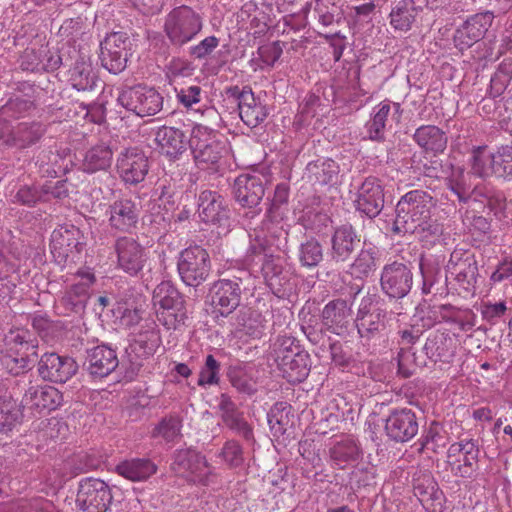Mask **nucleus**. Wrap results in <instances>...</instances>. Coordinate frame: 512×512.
<instances>
[{
    "mask_svg": "<svg viewBox=\"0 0 512 512\" xmlns=\"http://www.w3.org/2000/svg\"><path fill=\"white\" fill-rule=\"evenodd\" d=\"M171 467L177 474L191 476L193 482H203L209 473L205 457L189 448L175 452Z\"/></svg>",
    "mask_w": 512,
    "mask_h": 512,
    "instance_id": "19",
    "label": "nucleus"
},
{
    "mask_svg": "<svg viewBox=\"0 0 512 512\" xmlns=\"http://www.w3.org/2000/svg\"><path fill=\"white\" fill-rule=\"evenodd\" d=\"M449 189L457 195L462 203H467L471 199L470 186L466 184L463 174L459 178L448 180Z\"/></svg>",
    "mask_w": 512,
    "mask_h": 512,
    "instance_id": "64",
    "label": "nucleus"
},
{
    "mask_svg": "<svg viewBox=\"0 0 512 512\" xmlns=\"http://www.w3.org/2000/svg\"><path fill=\"white\" fill-rule=\"evenodd\" d=\"M308 170L314 175L318 183L326 185L334 182L337 178L339 167L334 160L324 159L309 163Z\"/></svg>",
    "mask_w": 512,
    "mask_h": 512,
    "instance_id": "45",
    "label": "nucleus"
},
{
    "mask_svg": "<svg viewBox=\"0 0 512 512\" xmlns=\"http://www.w3.org/2000/svg\"><path fill=\"white\" fill-rule=\"evenodd\" d=\"M331 459L340 467L359 457V448L352 439H343L336 442L330 449Z\"/></svg>",
    "mask_w": 512,
    "mask_h": 512,
    "instance_id": "43",
    "label": "nucleus"
},
{
    "mask_svg": "<svg viewBox=\"0 0 512 512\" xmlns=\"http://www.w3.org/2000/svg\"><path fill=\"white\" fill-rule=\"evenodd\" d=\"M472 453L479 455V446L473 439L462 440L460 442L454 443L448 450V455L450 458L456 457L457 455H469Z\"/></svg>",
    "mask_w": 512,
    "mask_h": 512,
    "instance_id": "63",
    "label": "nucleus"
},
{
    "mask_svg": "<svg viewBox=\"0 0 512 512\" xmlns=\"http://www.w3.org/2000/svg\"><path fill=\"white\" fill-rule=\"evenodd\" d=\"M324 326L337 335L344 334L352 320V310L344 299H334L328 302L321 313Z\"/></svg>",
    "mask_w": 512,
    "mask_h": 512,
    "instance_id": "23",
    "label": "nucleus"
},
{
    "mask_svg": "<svg viewBox=\"0 0 512 512\" xmlns=\"http://www.w3.org/2000/svg\"><path fill=\"white\" fill-rule=\"evenodd\" d=\"M100 49L111 52H119L123 57H128L131 49V41L126 34L115 32L108 35L100 45Z\"/></svg>",
    "mask_w": 512,
    "mask_h": 512,
    "instance_id": "50",
    "label": "nucleus"
},
{
    "mask_svg": "<svg viewBox=\"0 0 512 512\" xmlns=\"http://www.w3.org/2000/svg\"><path fill=\"white\" fill-rule=\"evenodd\" d=\"M198 216L207 224L226 227L229 224L230 209L218 192L205 190L199 195Z\"/></svg>",
    "mask_w": 512,
    "mask_h": 512,
    "instance_id": "13",
    "label": "nucleus"
},
{
    "mask_svg": "<svg viewBox=\"0 0 512 512\" xmlns=\"http://www.w3.org/2000/svg\"><path fill=\"white\" fill-rule=\"evenodd\" d=\"M113 148L107 144H100L87 151L83 160V170L87 173H95L107 170L112 163Z\"/></svg>",
    "mask_w": 512,
    "mask_h": 512,
    "instance_id": "36",
    "label": "nucleus"
},
{
    "mask_svg": "<svg viewBox=\"0 0 512 512\" xmlns=\"http://www.w3.org/2000/svg\"><path fill=\"white\" fill-rule=\"evenodd\" d=\"M112 500L111 489L103 480L85 478L79 483L76 505L82 512H106Z\"/></svg>",
    "mask_w": 512,
    "mask_h": 512,
    "instance_id": "8",
    "label": "nucleus"
},
{
    "mask_svg": "<svg viewBox=\"0 0 512 512\" xmlns=\"http://www.w3.org/2000/svg\"><path fill=\"white\" fill-rule=\"evenodd\" d=\"M78 370V364L71 357L56 353H45L38 362V372L42 379L54 383H65Z\"/></svg>",
    "mask_w": 512,
    "mask_h": 512,
    "instance_id": "12",
    "label": "nucleus"
},
{
    "mask_svg": "<svg viewBox=\"0 0 512 512\" xmlns=\"http://www.w3.org/2000/svg\"><path fill=\"white\" fill-rule=\"evenodd\" d=\"M21 416L20 407L11 396H0V432L10 431Z\"/></svg>",
    "mask_w": 512,
    "mask_h": 512,
    "instance_id": "40",
    "label": "nucleus"
},
{
    "mask_svg": "<svg viewBox=\"0 0 512 512\" xmlns=\"http://www.w3.org/2000/svg\"><path fill=\"white\" fill-rule=\"evenodd\" d=\"M160 337L154 327L141 331L135 338V343L144 350L147 355L153 354L159 346Z\"/></svg>",
    "mask_w": 512,
    "mask_h": 512,
    "instance_id": "57",
    "label": "nucleus"
},
{
    "mask_svg": "<svg viewBox=\"0 0 512 512\" xmlns=\"http://www.w3.org/2000/svg\"><path fill=\"white\" fill-rule=\"evenodd\" d=\"M42 194L33 186H21L13 195L12 202L20 205L33 206L41 201Z\"/></svg>",
    "mask_w": 512,
    "mask_h": 512,
    "instance_id": "59",
    "label": "nucleus"
},
{
    "mask_svg": "<svg viewBox=\"0 0 512 512\" xmlns=\"http://www.w3.org/2000/svg\"><path fill=\"white\" fill-rule=\"evenodd\" d=\"M494 161V153H487L484 147L475 148L471 158V173L482 179L496 178Z\"/></svg>",
    "mask_w": 512,
    "mask_h": 512,
    "instance_id": "39",
    "label": "nucleus"
},
{
    "mask_svg": "<svg viewBox=\"0 0 512 512\" xmlns=\"http://www.w3.org/2000/svg\"><path fill=\"white\" fill-rule=\"evenodd\" d=\"M238 110L241 120L250 128L262 124L269 115L267 107L254 96V93L244 97L243 102L238 105Z\"/></svg>",
    "mask_w": 512,
    "mask_h": 512,
    "instance_id": "35",
    "label": "nucleus"
},
{
    "mask_svg": "<svg viewBox=\"0 0 512 512\" xmlns=\"http://www.w3.org/2000/svg\"><path fill=\"white\" fill-rule=\"evenodd\" d=\"M189 147L196 165L201 169L216 165L225 152V144L219 139L218 134L202 125L193 127Z\"/></svg>",
    "mask_w": 512,
    "mask_h": 512,
    "instance_id": "3",
    "label": "nucleus"
},
{
    "mask_svg": "<svg viewBox=\"0 0 512 512\" xmlns=\"http://www.w3.org/2000/svg\"><path fill=\"white\" fill-rule=\"evenodd\" d=\"M360 236L351 224H343L335 228L331 237V260L344 263L351 259L360 246Z\"/></svg>",
    "mask_w": 512,
    "mask_h": 512,
    "instance_id": "17",
    "label": "nucleus"
},
{
    "mask_svg": "<svg viewBox=\"0 0 512 512\" xmlns=\"http://www.w3.org/2000/svg\"><path fill=\"white\" fill-rule=\"evenodd\" d=\"M242 279H220L216 281L210 291L211 313L219 322L229 316L239 307L242 295Z\"/></svg>",
    "mask_w": 512,
    "mask_h": 512,
    "instance_id": "5",
    "label": "nucleus"
},
{
    "mask_svg": "<svg viewBox=\"0 0 512 512\" xmlns=\"http://www.w3.org/2000/svg\"><path fill=\"white\" fill-rule=\"evenodd\" d=\"M298 341L293 337H282L278 339L274 348V360L277 366L282 364V357L285 359L296 357L298 354L303 352Z\"/></svg>",
    "mask_w": 512,
    "mask_h": 512,
    "instance_id": "49",
    "label": "nucleus"
},
{
    "mask_svg": "<svg viewBox=\"0 0 512 512\" xmlns=\"http://www.w3.org/2000/svg\"><path fill=\"white\" fill-rule=\"evenodd\" d=\"M356 209L369 218H375L384 207V189L376 177H367L357 192Z\"/></svg>",
    "mask_w": 512,
    "mask_h": 512,
    "instance_id": "15",
    "label": "nucleus"
},
{
    "mask_svg": "<svg viewBox=\"0 0 512 512\" xmlns=\"http://www.w3.org/2000/svg\"><path fill=\"white\" fill-rule=\"evenodd\" d=\"M62 397V394L55 387L35 385L29 382L28 387L24 389L20 406L31 411H50L61 404Z\"/></svg>",
    "mask_w": 512,
    "mask_h": 512,
    "instance_id": "16",
    "label": "nucleus"
},
{
    "mask_svg": "<svg viewBox=\"0 0 512 512\" xmlns=\"http://www.w3.org/2000/svg\"><path fill=\"white\" fill-rule=\"evenodd\" d=\"M154 304L159 308L186 309L183 295L170 283L164 281L160 283L153 292Z\"/></svg>",
    "mask_w": 512,
    "mask_h": 512,
    "instance_id": "38",
    "label": "nucleus"
},
{
    "mask_svg": "<svg viewBox=\"0 0 512 512\" xmlns=\"http://www.w3.org/2000/svg\"><path fill=\"white\" fill-rule=\"evenodd\" d=\"M389 320L387 310L375 295H366L361 299L355 324L362 338L371 339L382 334Z\"/></svg>",
    "mask_w": 512,
    "mask_h": 512,
    "instance_id": "4",
    "label": "nucleus"
},
{
    "mask_svg": "<svg viewBox=\"0 0 512 512\" xmlns=\"http://www.w3.org/2000/svg\"><path fill=\"white\" fill-rule=\"evenodd\" d=\"M138 215L136 205L128 199L115 201L110 206V224L112 227L129 231L137 223Z\"/></svg>",
    "mask_w": 512,
    "mask_h": 512,
    "instance_id": "32",
    "label": "nucleus"
},
{
    "mask_svg": "<svg viewBox=\"0 0 512 512\" xmlns=\"http://www.w3.org/2000/svg\"><path fill=\"white\" fill-rule=\"evenodd\" d=\"M230 324L236 332H241L252 338H260L264 331L263 319L260 313L243 307L230 316Z\"/></svg>",
    "mask_w": 512,
    "mask_h": 512,
    "instance_id": "28",
    "label": "nucleus"
},
{
    "mask_svg": "<svg viewBox=\"0 0 512 512\" xmlns=\"http://www.w3.org/2000/svg\"><path fill=\"white\" fill-rule=\"evenodd\" d=\"M231 385L239 392L252 396L257 392L256 382L240 366H232L227 372Z\"/></svg>",
    "mask_w": 512,
    "mask_h": 512,
    "instance_id": "44",
    "label": "nucleus"
},
{
    "mask_svg": "<svg viewBox=\"0 0 512 512\" xmlns=\"http://www.w3.org/2000/svg\"><path fill=\"white\" fill-rule=\"evenodd\" d=\"M493 21L492 12L477 13L469 17L454 34L455 47L463 51L480 41Z\"/></svg>",
    "mask_w": 512,
    "mask_h": 512,
    "instance_id": "14",
    "label": "nucleus"
},
{
    "mask_svg": "<svg viewBox=\"0 0 512 512\" xmlns=\"http://www.w3.org/2000/svg\"><path fill=\"white\" fill-rule=\"evenodd\" d=\"M177 269L182 281L186 285L197 287L210 274L211 262L209 253L201 246H190L180 253Z\"/></svg>",
    "mask_w": 512,
    "mask_h": 512,
    "instance_id": "6",
    "label": "nucleus"
},
{
    "mask_svg": "<svg viewBox=\"0 0 512 512\" xmlns=\"http://www.w3.org/2000/svg\"><path fill=\"white\" fill-rule=\"evenodd\" d=\"M180 420L177 417L170 416L163 418L153 431L154 437H162L166 441H173L180 435Z\"/></svg>",
    "mask_w": 512,
    "mask_h": 512,
    "instance_id": "52",
    "label": "nucleus"
},
{
    "mask_svg": "<svg viewBox=\"0 0 512 512\" xmlns=\"http://www.w3.org/2000/svg\"><path fill=\"white\" fill-rule=\"evenodd\" d=\"M158 321L167 329H177L187 318L186 309L159 308L156 312Z\"/></svg>",
    "mask_w": 512,
    "mask_h": 512,
    "instance_id": "51",
    "label": "nucleus"
},
{
    "mask_svg": "<svg viewBox=\"0 0 512 512\" xmlns=\"http://www.w3.org/2000/svg\"><path fill=\"white\" fill-rule=\"evenodd\" d=\"M235 200L244 208H257L265 196V181L256 175H240L233 184Z\"/></svg>",
    "mask_w": 512,
    "mask_h": 512,
    "instance_id": "18",
    "label": "nucleus"
},
{
    "mask_svg": "<svg viewBox=\"0 0 512 512\" xmlns=\"http://www.w3.org/2000/svg\"><path fill=\"white\" fill-rule=\"evenodd\" d=\"M118 265L126 273L137 275L146 261L145 249L135 239L120 237L116 240Z\"/></svg>",
    "mask_w": 512,
    "mask_h": 512,
    "instance_id": "20",
    "label": "nucleus"
},
{
    "mask_svg": "<svg viewBox=\"0 0 512 512\" xmlns=\"http://www.w3.org/2000/svg\"><path fill=\"white\" fill-rule=\"evenodd\" d=\"M46 133V126L41 122H21L7 139V144L19 149H26L38 143Z\"/></svg>",
    "mask_w": 512,
    "mask_h": 512,
    "instance_id": "29",
    "label": "nucleus"
},
{
    "mask_svg": "<svg viewBox=\"0 0 512 512\" xmlns=\"http://www.w3.org/2000/svg\"><path fill=\"white\" fill-rule=\"evenodd\" d=\"M93 274H86L82 281L71 285L60 300L67 313L80 314L84 312L90 298V287L94 283Z\"/></svg>",
    "mask_w": 512,
    "mask_h": 512,
    "instance_id": "25",
    "label": "nucleus"
},
{
    "mask_svg": "<svg viewBox=\"0 0 512 512\" xmlns=\"http://www.w3.org/2000/svg\"><path fill=\"white\" fill-rule=\"evenodd\" d=\"M220 364L212 354L207 355L205 366L202 368L198 378V385H214L219 382Z\"/></svg>",
    "mask_w": 512,
    "mask_h": 512,
    "instance_id": "53",
    "label": "nucleus"
},
{
    "mask_svg": "<svg viewBox=\"0 0 512 512\" xmlns=\"http://www.w3.org/2000/svg\"><path fill=\"white\" fill-rule=\"evenodd\" d=\"M160 152L171 159L178 158L186 151L189 140L184 132L178 128L163 126L158 129L155 135Z\"/></svg>",
    "mask_w": 512,
    "mask_h": 512,
    "instance_id": "26",
    "label": "nucleus"
},
{
    "mask_svg": "<svg viewBox=\"0 0 512 512\" xmlns=\"http://www.w3.org/2000/svg\"><path fill=\"white\" fill-rule=\"evenodd\" d=\"M496 178L512 180V146H502L494 152Z\"/></svg>",
    "mask_w": 512,
    "mask_h": 512,
    "instance_id": "48",
    "label": "nucleus"
},
{
    "mask_svg": "<svg viewBox=\"0 0 512 512\" xmlns=\"http://www.w3.org/2000/svg\"><path fill=\"white\" fill-rule=\"evenodd\" d=\"M202 27V17L191 7L182 5L168 13L164 31L172 45L182 47L192 41Z\"/></svg>",
    "mask_w": 512,
    "mask_h": 512,
    "instance_id": "2",
    "label": "nucleus"
},
{
    "mask_svg": "<svg viewBox=\"0 0 512 512\" xmlns=\"http://www.w3.org/2000/svg\"><path fill=\"white\" fill-rule=\"evenodd\" d=\"M291 409V406L285 402H278L270 408L267 420L274 437L279 438L283 436L288 427L292 425L290 419Z\"/></svg>",
    "mask_w": 512,
    "mask_h": 512,
    "instance_id": "37",
    "label": "nucleus"
},
{
    "mask_svg": "<svg viewBox=\"0 0 512 512\" xmlns=\"http://www.w3.org/2000/svg\"><path fill=\"white\" fill-rule=\"evenodd\" d=\"M223 422L230 429L236 431L247 441L253 440V431L250 425L244 420L240 413H235L223 419Z\"/></svg>",
    "mask_w": 512,
    "mask_h": 512,
    "instance_id": "58",
    "label": "nucleus"
},
{
    "mask_svg": "<svg viewBox=\"0 0 512 512\" xmlns=\"http://www.w3.org/2000/svg\"><path fill=\"white\" fill-rule=\"evenodd\" d=\"M282 264L280 258H275L272 254L264 258L262 264L263 276L266 280L267 285L272 290H280L282 286Z\"/></svg>",
    "mask_w": 512,
    "mask_h": 512,
    "instance_id": "46",
    "label": "nucleus"
},
{
    "mask_svg": "<svg viewBox=\"0 0 512 512\" xmlns=\"http://www.w3.org/2000/svg\"><path fill=\"white\" fill-rule=\"evenodd\" d=\"M413 139L421 149L433 155L442 153L448 142L446 133L435 125L420 126L416 129Z\"/></svg>",
    "mask_w": 512,
    "mask_h": 512,
    "instance_id": "27",
    "label": "nucleus"
},
{
    "mask_svg": "<svg viewBox=\"0 0 512 512\" xmlns=\"http://www.w3.org/2000/svg\"><path fill=\"white\" fill-rule=\"evenodd\" d=\"M157 471V465L148 458L125 460L116 466V472L130 481H145Z\"/></svg>",
    "mask_w": 512,
    "mask_h": 512,
    "instance_id": "31",
    "label": "nucleus"
},
{
    "mask_svg": "<svg viewBox=\"0 0 512 512\" xmlns=\"http://www.w3.org/2000/svg\"><path fill=\"white\" fill-rule=\"evenodd\" d=\"M224 461L231 467H238L244 461L243 449L235 440H229L224 444L220 453Z\"/></svg>",
    "mask_w": 512,
    "mask_h": 512,
    "instance_id": "56",
    "label": "nucleus"
},
{
    "mask_svg": "<svg viewBox=\"0 0 512 512\" xmlns=\"http://www.w3.org/2000/svg\"><path fill=\"white\" fill-rule=\"evenodd\" d=\"M79 230L74 226L71 228L60 227L53 231L50 241V249L56 261H65L74 248L79 245L77 235Z\"/></svg>",
    "mask_w": 512,
    "mask_h": 512,
    "instance_id": "30",
    "label": "nucleus"
},
{
    "mask_svg": "<svg viewBox=\"0 0 512 512\" xmlns=\"http://www.w3.org/2000/svg\"><path fill=\"white\" fill-rule=\"evenodd\" d=\"M33 108V103L26 99H11L1 109L2 115L17 118Z\"/></svg>",
    "mask_w": 512,
    "mask_h": 512,
    "instance_id": "60",
    "label": "nucleus"
},
{
    "mask_svg": "<svg viewBox=\"0 0 512 512\" xmlns=\"http://www.w3.org/2000/svg\"><path fill=\"white\" fill-rule=\"evenodd\" d=\"M117 100L121 106L140 117L153 116L163 106V97L158 91L141 85L124 89Z\"/></svg>",
    "mask_w": 512,
    "mask_h": 512,
    "instance_id": "7",
    "label": "nucleus"
},
{
    "mask_svg": "<svg viewBox=\"0 0 512 512\" xmlns=\"http://www.w3.org/2000/svg\"><path fill=\"white\" fill-rule=\"evenodd\" d=\"M116 169L126 184L137 185L149 171L148 158L136 147L124 149L117 158Z\"/></svg>",
    "mask_w": 512,
    "mask_h": 512,
    "instance_id": "10",
    "label": "nucleus"
},
{
    "mask_svg": "<svg viewBox=\"0 0 512 512\" xmlns=\"http://www.w3.org/2000/svg\"><path fill=\"white\" fill-rule=\"evenodd\" d=\"M419 430L418 419L411 409H394L385 421L386 435L393 441L404 443L414 438Z\"/></svg>",
    "mask_w": 512,
    "mask_h": 512,
    "instance_id": "11",
    "label": "nucleus"
},
{
    "mask_svg": "<svg viewBox=\"0 0 512 512\" xmlns=\"http://www.w3.org/2000/svg\"><path fill=\"white\" fill-rule=\"evenodd\" d=\"M279 370L289 383H301L309 375L311 362L308 352L303 351L296 357L282 358V364L278 365Z\"/></svg>",
    "mask_w": 512,
    "mask_h": 512,
    "instance_id": "34",
    "label": "nucleus"
},
{
    "mask_svg": "<svg viewBox=\"0 0 512 512\" xmlns=\"http://www.w3.org/2000/svg\"><path fill=\"white\" fill-rule=\"evenodd\" d=\"M380 285L382 291L390 298H404L413 285L412 270L405 263L398 261L386 264L381 272Z\"/></svg>",
    "mask_w": 512,
    "mask_h": 512,
    "instance_id": "9",
    "label": "nucleus"
},
{
    "mask_svg": "<svg viewBox=\"0 0 512 512\" xmlns=\"http://www.w3.org/2000/svg\"><path fill=\"white\" fill-rule=\"evenodd\" d=\"M218 45L219 39L217 37H206L199 44L190 47L189 55L195 59H204L210 55Z\"/></svg>",
    "mask_w": 512,
    "mask_h": 512,
    "instance_id": "62",
    "label": "nucleus"
},
{
    "mask_svg": "<svg viewBox=\"0 0 512 512\" xmlns=\"http://www.w3.org/2000/svg\"><path fill=\"white\" fill-rule=\"evenodd\" d=\"M100 60L104 68L110 73H120L126 68L128 57H123L119 52L100 49Z\"/></svg>",
    "mask_w": 512,
    "mask_h": 512,
    "instance_id": "54",
    "label": "nucleus"
},
{
    "mask_svg": "<svg viewBox=\"0 0 512 512\" xmlns=\"http://www.w3.org/2000/svg\"><path fill=\"white\" fill-rule=\"evenodd\" d=\"M421 8L414 0H399L393 3L389 14L390 24L395 30L408 31L415 22Z\"/></svg>",
    "mask_w": 512,
    "mask_h": 512,
    "instance_id": "33",
    "label": "nucleus"
},
{
    "mask_svg": "<svg viewBox=\"0 0 512 512\" xmlns=\"http://www.w3.org/2000/svg\"><path fill=\"white\" fill-rule=\"evenodd\" d=\"M74 52L77 54V58L70 69L69 82L78 92L94 96L98 89L99 78L90 61L79 55L77 51Z\"/></svg>",
    "mask_w": 512,
    "mask_h": 512,
    "instance_id": "24",
    "label": "nucleus"
},
{
    "mask_svg": "<svg viewBox=\"0 0 512 512\" xmlns=\"http://www.w3.org/2000/svg\"><path fill=\"white\" fill-rule=\"evenodd\" d=\"M177 98L186 108H193L201 101L202 89L199 86L192 85L189 87L176 89Z\"/></svg>",
    "mask_w": 512,
    "mask_h": 512,
    "instance_id": "61",
    "label": "nucleus"
},
{
    "mask_svg": "<svg viewBox=\"0 0 512 512\" xmlns=\"http://www.w3.org/2000/svg\"><path fill=\"white\" fill-rule=\"evenodd\" d=\"M413 491L426 511H444L445 496L430 473H423L414 478Z\"/></svg>",
    "mask_w": 512,
    "mask_h": 512,
    "instance_id": "21",
    "label": "nucleus"
},
{
    "mask_svg": "<svg viewBox=\"0 0 512 512\" xmlns=\"http://www.w3.org/2000/svg\"><path fill=\"white\" fill-rule=\"evenodd\" d=\"M289 197V189L285 184H279L275 188L274 197L266 212V219L275 222L280 217L278 209L281 205L287 203Z\"/></svg>",
    "mask_w": 512,
    "mask_h": 512,
    "instance_id": "55",
    "label": "nucleus"
},
{
    "mask_svg": "<svg viewBox=\"0 0 512 512\" xmlns=\"http://www.w3.org/2000/svg\"><path fill=\"white\" fill-rule=\"evenodd\" d=\"M323 259V248L320 242L313 238H307L301 242L298 249V260L302 266L316 267Z\"/></svg>",
    "mask_w": 512,
    "mask_h": 512,
    "instance_id": "41",
    "label": "nucleus"
},
{
    "mask_svg": "<svg viewBox=\"0 0 512 512\" xmlns=\"http://www.w3.org/2000/svg\"><path fill=\"white\" fill-rule=\"evenodd\" d=\"M432 196L423 190H412L403 195L396 205L393 230L396 233L418 234L421 238L437 237L440 224L431 218Z\"/></svg>",
    "mask_w": 512,
    "mask_h": 512,
    "instance_id": "1",
    "label": "nucleus"
},
{
    "mask_svg": "<svg viewBox=\"0 0 512 512\" xmlns=\"http://www.w3.org/2000/svg\"><path fill=\"white\" fill-rule=\"evenodd\" d=\"M378 250L369 246L360 250L352 263V269L359 275L368 276L376 269Z\"/></svg>",
    "mask_w": 512,
    "mask_h": 512,
    "instance_id": "47",
    "label": "nucleus"
},
{
    "mask_svg": "<svg viewBox=\"0 0 512 512\" xmlns=\"http://www.w3.org/2000/svg\"><path fill=\"white\" fill-rule=\"evenodd\" d=\"M391 111L389 103H381L378 106L377 111L373 114L370 121L366 124L368 137L374 141L384 140V131L386 127V121Z\"/></svg>",
    "mask_w": 512,
    "mask_h": 512,
    "instance_id": "42",
    "label": "nucleus"
},
{
    "mask_svg": "<svg viewBox=\"0 0 512 512\" xmlns=\"http://www.w3.org/2000/svg\"><path fill=\"white\" fill-rule=\"evenodd\" d=\"M119 365L116 351L106 345H98L87 350L84 367L93 377H106Z\"/></svg>",
    "mask_w": 512,
    "mask_h": 512,
    "instance_id": "22",
    "label": "nucleus"
}]
</instances>
